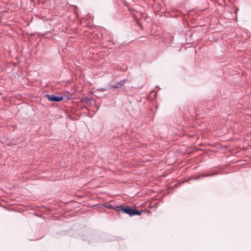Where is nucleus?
<instances>
[{
    "label": "nucleus",
    "instance_id": "423d86ee",
    "mask_svg": "<svg viewBox=\"0 0 251 251\" xmlns=\"http://www.w3.org/2000/svg\"><path fill=\"white\" fill-rule=\"evenodd\" d=\"M103 206L108 209H114L115 210V209H116V206H114L110 203L104 204L103 205Z\"/></svg>",
    "mask_w": 251,
    "mask_h": 251
},
{
    "label": "nucleus",
    "instance_id": "20e7f679",
    "mask_svg": "<svg viewBox=\"0 0 251 251\" xmlns=\"http://www.w3.org/2000/svg\"><path fill=\"white\" fill-rule=\"evenodd\" d=\"M126 82V79L122 80L119 82H117L116 84L111 86V87L115 89L120 88L125 84Z\"/></svg>",
    "mask_w": 251,
    "mask_h": 251
},
{
    "label": "nucleus",
    "instance_id": "7ed1b4c3",
    "mask_svg": "<svg viewBox=\"0 0 251 251\" xmlns=\"http://www.w3.org/2000/svg\"><path fill=\"white\" fill-rule=\"evenodd\" d=\"M80 238L83 241H88L89 242H92L94 239L92 238V236L90 235L88 233H86L85 234L81 235Z\"/></svg>",
    "mask_w": 251,
    "mask_h": 251
},
{
    "label": "nucleus",
    "instance_id": "39448f33",
    "mask_svg": "<svg viewBox=\"0 0 251 251\" xmlns=\"http://www.w3.org/2000/svg\"><path fill=\"white\" fill-rule=\"evenodd\" d=\"M218 174V172L213 173V172H210V173H202L200 176L203 177H207V176H214Z\"/></svg>",
    "mask_w": 251,
    "mask_h": 251
},
{
    "label": "nucleus",
    "instance_id": "f257e3e1",
    "mask_svg": "<svg viewBox=\"0 0 251 251\" xmlns=\"http://www.w3.org/2000/svg\"><path fill=\"white\" fill-rule=\"evenodd\" d=\"M115 210L120 212L126 214L129 216L132 217L135 215H141L144 212L143 210H138L136 209L131 207L127 205L121 204L116 205Z\"/></svg>",
    "mask_w": 251,
    "mask_h": 251
},
{
    "label": "nucleus",
    "instance_id": "9b49d317",
    "mask_svg": "<svg viewBox=\"0 0 251 251\" xmlns=\"http://www.w3.org/2000/svg\"><path fill=\"white\" fill-rule=\"evenodd\" d=\"M109 41H111V42H113V44H114V42H113L114 39H113V37H112V36H111V37L109 36Z\"/></svg>",
    "mask_w": 251,
    "mask_h": 251
},
{
    "label": "nucleus",
    "instance_id": "1a4fd4ad",
    "mask_svg": "<svg viewBox=\"0 0 251 251\" xmlns=\"http://www.w3.org/2000/svg\"><path fill=\"white\" fill-rule=\"evenodd\" d=\"M84 99L85 100V102L88 103L89 101H90L91 100V98H89L88 97H85Z\"/></svg>",
    "mask_w": 251,
    "mask_h": 251
},
{
    "label": "nucleus",
    "instance_id": "f03ea898",
    "mask_svg": "<svg viewBox=\"0 0 251 251\" xmlns=\"http://www.w3.org/2000/svg\"><path fill=\"white\" fill-rule=\"evenodd\" d=\"M45 97L50 101L51 102H59L64 99V97L56 96L55 95L46 94Z\"/></svg>",
    "mask_w": 251,
    "mask_h": 251
},
{
    "label": "nucleus",
    "instance_id": "0eeeda50",
    "mask_svg": "<svg viewBox=\"0 0 251 251\" xmlns=\"http://www.w3.org/2000/svg\"><path fill=\"white\" fill-rule=\"evenodd\" d=\"M190 179H189L186 180H185V181H183L179 182H178L177 183H176V184H175V186H176V187H177L178 185H180V184H181L183 183H184V182H188V181H189Z\"/></svg>",
    "mask_w": 251,
    "mask_h": 251
},
{
    "label": "nucleus",
    "instance_id": "f8f14e48",
    "mask_svg": "<svg viewBox=\"0 0 251 251\" xmlns=\"http://www.w3.org/2000/svg\"><path fill=\"white\" fill-rule=\"evenodd\" d=\"M200 178V176H197L196 177L193 178L192 179L194 180H197Z\"/></svg>",
    "mask_w": 251,
    "mask_h": 251
},
{
    "label": "nucleus",
    "instance_id": "ddd939ff",
    "mask_svg": "<svg viewBox=\"0 0 251 251\" xmlns=\"http://www.w3.org/2000/svg\"><path fill=\"white\" fill-rule=\"evenodd\" d=\"M99 108V107H97V108L96 111H98ZM96 112H97V111H96V112H95V113H96Z\"/></svg>",
    "mask_w": 251,
    "mask_h": 251
},
{
    "label": "nucleus",
    "instance_id": "6e6552de",
    "mask_svg": "<svg viewBox=\"0 0 251 251\" xmlns=\"http://www.w3.org/2000/svg\"><path fill=\"white\" fill-rule=\"evenodd\" d=\"M124 1L126 5H128L130 3V1H132V0H124Z\"/></svg>",
    "mask_w": 251,
    "mask_h": 251
},
{
    "label": "nucleus",
    "instance_id": "9d476101",
    "mask_svg": "<svg viewBox=\"0 0 251 251\" xmlns=\"http://www.w3.org/2000/svg\"><path fill=\"white\" fill-rule=\"evenodd\" d=\"M106 89H104V88H99L98 89V91H100V92H103V91H106Z\"/></svg>",
    "mask_w": 251,
    "mask_h": 251
}]
</instances>
